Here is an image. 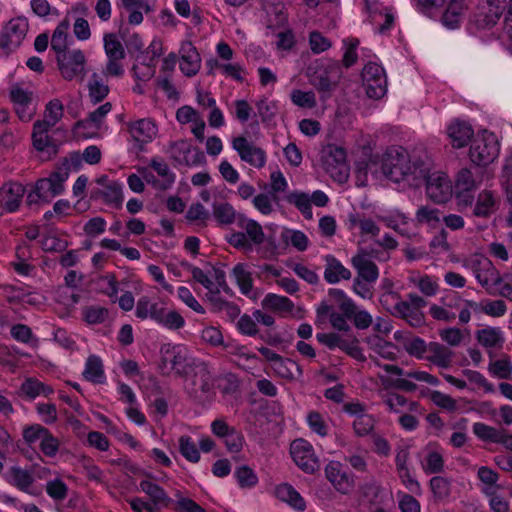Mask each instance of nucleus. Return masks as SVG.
<instances>
[{"label":"nucleus","mask_w":512,"mask_h":512,"mask_svg":"<svg viewBox=\"0 0 512 512\" xmlns=\"http://www.w3.org/2000/svg\"><path fill=\"white\" fill-rule=\"evenodd\" d=\"M430 489L436 501H444L450 495V482L444 477L434 476L430 479Z\"/></svg>","instance_id":"obj_53"},{"label":"nucleus","mask_w":512,"mask_h":512,"mask_svg":"<svg viewBox=\"0 0 512 512\" xmlns=\"http://www.w3.org/2000/svg\"><path fill=\"white\" fill-rule=\"evenodd\" d=\"M134 77L139 81H148L155 75V63L148 60V56L138 55L132 67Z\"/></svg>","instance_id":"obj_41"},{"label":"nucleus","mask_w":512,"mask_h":512,"mask_svg":"<svg viewBox=\"0 0 512 512\" xmlns=\"http://www.w3.org/2000/svg\"><path fill=\"white\" fill-rule=\"evenodd\" d=\"M447 134L451 140L452 146L460 149L471 141L474 130L469 123L456 120L448 126Z\"/></svg>","instance_id":"obj_26"},{"label":"nucleus","mask_w":512,"mask_h":512,"mask_svg":"<svg viewBox=\"0 0 512 512\" xmlns=\"http://www.w3.org/2000/svg\"><path fill=\"white\" fill-rule=\"evenodd\" d=\"M51 128L44 123L35 122L33 125L32 141L34 148L41 153L44 159H50L57 154V145L53 142L48 132Z\"/></svg>","instance_id":"obj_22"},{"label":"nucleus","mask_w":512,"mask_h":512,"mask_svg":"<svg viewBox=\"0 0 512 512\" xmlns=\"http://www.w3.org/2000/svg\"><path fill=\"white\" fill-rule=\"evenodd\" d=\"M339 349L358 361L365 360V356L363 355L362 349L358 345V339L356 337H342L339 344Z\"/></svg>","instance_id":"obj_62"},{"label":"nucleus","mask_w":512,"mask_h":512,"mask_svg":"<svg viewBox=\"0 0 512 512\" xmlns=\"http://www.w3.org/2000/svg\"><path fill=\"white\" fill-rule=\"evenodd\" d=\"M179 452L191 463H197L200 460V452L190 436L182 435L179 438Z\"/></svg>","instance_id":"obj_52"},{"label":"nucleus","mask_w":512,"mask_h":512,"mask_svg":"<svg viewBox=\"0 0 512 512\" xmlns=\"http://www.w3.org/2000/svg\"><path fill=\"white\" fill-rule=\"evenodd\" d=\"M426 360L440 368H449L453 359V351L438 342H430Z\"/></svg>","instance_id":"obj_29"},{"label":"nucleus","mask_w":512,"mask_h":512,"mask_svg":"<svg viewBox=\"0 0 512 512\" xmlns=\"http://www.w3.org/2000/svg\"><path fill=\"white\" fill-rule=\"evenodd\" d=\"M64 107L58 99L49 101L45 107L44 119L36 122L44 123L46 127H54L63 117Z\"/></svg>","instance_id":"obj_43"},{"label":"nucleus","mask_w":512,"mask_h":512,"mask_svg":"<svg viewBox=\"0 0 512 512\" xmlns=\"http://www.w3.org/2000/svg\"><path fill=\"white\" fill-rule=\"evenodd\" d=\"M6 480L17 489L32 494L30 488L34 483V477L29 471L13 466L9 469Z\"/></svg>","instance_id":"obj_30"},{"label":"nucleus","mask_w":512,"mask_h":512,"mask_svg":"<svg viewBox=\"0 0 512 512\" xmlns=\"http://www.w3.org/2000/svg\"><path fill=\"white\" fill-rule=\"evenodd\" d=\"M232 276L234 277L241 293L245 296L251 297L253 291V279L251 272L246 269L245 264H236L232 269Z\"/></svg>","instance_id":"obj_37"},{"label":"nucleus","mask_w":512,"mask_h":512,"mask_svg":"<svg viewBox=\"0 0 512 512\" xmlns=\"http://www.w3.org/2000/svg\"><path fill=\"white\" fill-rule=\"evenodd\" d=\"M69 29V21L63 20L58 24L53 32L51 38V49L56 53V56L69 50L67 48V31Z\"/></svg>","instance_id":"obj_42"},{"label":"nucleus","mask_w":512,"mask_h":512,"mask_svg":"<svg viewBox=\"0 0 512 512\" xmlns=\"http://www.w3.org/2000/svg\"><path fill=\"white\" fill-rule=\"evenodd\" d=\"M150 166L154 169V171L162 178V182L168 187L171 188L173 183L175 182V174L171 172L167 163L162 160H158L153 158L150 162Z\"/></svg>","instance_id":"obj_63"},{"label":"nucleus","mask_w":512,"mask_h":512,"mask_svg":"<svg viewBox=\"0 0 512 512\" xmlns=\"http://www.w3.org/2000/svg\"><path fill=\"white\" fill-rule=\"evenodd\" d=\"M213 215L215 219L224 225L235 223L237 225L238 215L233 206L227 202L214 203Z\"/></svg>","instance_id":"obj_45"},{"label":"nucleus","mask_w":512,"mask_h":512,"mask_svg":"<svg viewBox=\"0 0 512 512\" xmlns=\"http://www.w3.org/2000/svg\"><path fill=\"white\" fill-rule=\"evenodd\" d=\"M10 98L19 119L23 122H29L37 111V101L33 93L19 86H14L10 91Z\"/></svg>","instance_id":"obj_15"},{"label":"nucleus","mask_w":512,"mask_h":512,"mask_svg":"<svg viewBox=\"0 0 512 512\" xmlns=\"http://www.w3.org/2000/svg\"><path fill=\"white\" fill-rule=\"evenodd\" d=\"M291 101L294 105L302 108H314L317 104L313 91H302L299 89L292 90Z\"/></svg>","instance_id":"obj_59"},{"label":"nucleus","mask_w":512,"mask_h":512,"mask_svg":"<svg viewBox=\"0 0 512 512\" xmlns=\"http://www.w3.org/2000/svg\"><path fill=\"white\" fill-rule=\"evenodd\" d=\"M506 8V0H486L470 19L477 29H490L496 25Z\"/></svg>","instance_id":"obj_11"},{"label":"nucleus","mask_w":512,"mask_h":512,"mask_svg":"<svg viewBox=\"0 0 512 512\" xmlns=\"http://www.w3.org/2000/svg\"><path fill=\"white\" fill-rule=\"evenodd\" d=\"M415 220L419 224L434 226L440 222V211L429 206H420L416 211Z\"/></svg>","instance_id":"obj_57"},{"label":"nucleus","mask_w":512,"mask_h":512,"mask_svg":"<svg viewBox=\"0 0 512 512\" xmlns=\"http://www.w3.org/2000/svg\"><path fill=\"white\" fill-rule=\"evenodd\" d=\"M368 344L370 345V348L380 357L387 360L396 359V353L394 351L395 346L393 343L385 341L380 337H373L369 339Z\"/></svg>","instance_id":"obj_50"},{"label":"nucleus","mask_w":512,"mask_h":512,"mask_svg":"<svg viewBox=\"0 0 512 512\" xmlns=\"http://www.w3.org/2000/svg\"><path fill=\"white\" fill-rule=\"evenodd\" d=\"M166 152L178 165L195 166L204 159L203 153L194 148L187 140L171 142Z\"/></svg>","instance_id":"obj_14"},{"label":"nucleus","mask_w":512,"mask_h":512,"mask_svg":"<svg viewBox=\"0 0 512 512\" xmlns=\"http://www.w3.org/2000/svg\"><path fill=\"white\" fill-rule=\"evenodd\" d=\"M82 314L88 324H101L106 321L109 312L104 307L89 306L83 309Z\"/></svg>","instance_id":"obj_61"},{"label":"nucleus","mask_w":512,"mask_h":512,"mask_svg":"<svg viewBox=\"0 0 512 512\" xmlns=\"http://www.w3.org/2000/svg\"><path fill=\"white\" fill-rule=\"evenodd\" d=\"M341 78L342 69L337 61H327L322 69L316 72L311 83L320 94L322 102H326L331 97Z\"/></svg>","instance_id":"obj_4"},{"label":"nucleus","mask_w":512,"mask_h":512,"mask_svg":"<svg viewBox=\"0 0 512 512\" xmlns=\"http://www.w3.org/2000/svg\"><path fill=\"white\" fill-rule=\"evenodd\" d=\"M68 175L66 169H58L48 178L38 180L35 189L27 195L28 204L31 205L39 200L50 202L54 197L62 194Z\"/></svg>","instance_id":"obj_3"},{"label":"nucleus","mask_w":512,"mask_h":512,"mask_svg":"<svg viewBox=\"0 0 512 512\" xmlns=\"http://www.w3.org/2000/svg\"><path fill=\"white\" fill-rule=\"evenodd\" d=\"M104 51L107 56V63L103 70L106 77H121L124 74V68L121 60L125 58V49L116 34L107 33L104 35Z\"/></svg>","instance_id":"obj_8"},{"label":"nucleus","mask_w":512,"mask_h":512,"mask_svg":"<svg viewBox=\"0 0 512 512\" xmlns=\"http://www.w3.org/2000/svg\"><path fill=\"white\" fill-rule=\"evenodd\" d=\"M497 199L493 192L484 190L479 193L473 214L477 217H489L496 211Z\"/></svg>","instance_id":"obj_35"},{"label":"nucleus","mask_w":512,"mask_h":512,"mask_svg":"<svg viewBox=\"0 0 512 512\" xmlns=\"http://www.w3.org/2000/svg\"><path fill=\"white\" fill-rule=\"evenodd\" d=\"M362 82L369 98L380 99L387 91L384 69L377 63L369 62L362 70Z\"/></svg>","instance_id":"obj_9"},{"label":"nucleus","mask_w":512,"mask_h":512,"mask_svg":"<svg viewBox=\"0 0 512 512\" xmlns=\"http://www.w3.org/2000/svg\"><path fill=\"white\" fill-rule=\"evenodd\" d=\"M427 301L416 293H408L405 300L401 297L390 310L391 315L404 320L414 328L422 327L425 324V314L422 311Z\"/></svg>","instance_id":"obj_2"},{"label":"nucleus","mask_w":512,"mask_h":512,"mask_svg":"<svg viewBox=\"0 0 512 512\" xmlns=\"http://www.w3.org/2000/svg\"><path fill=\"white\" fill-rule=\"evenodd\" d=\"M384 176L393 182L407 181L418 185L421 178L427 176V166L420 160L411 162L409 154L403 147H391L381 159Z\"/></svg>","instance_id":"obj_1"},{"label":"nucleus","mask_w":512,"mask_h":512,"mask_svg":"<svg viewBox=\"0 0 512 512\" xmlns=\"http://www.w3.org/2000/svg\"><path fill=\"white\" fill-rule=\"evenodd\" d=\"M403 347L409 355L422 359L424 358V354L428 351L429 343H426L420 337H413L406 339L403 342Z\"/></svg>","instance_id":"obj_56"},{"label":"nucleus","mask_w":512,"mask_h":512,"mask_svg":"<svg viewBox=\"0 0 512 512\" xmlns=\"http://www.w3.org/2000/svg\"><path fill=\"white\" fill-rule=\"evenodd\" d=\"M112 105L109 102L104 103L99 106L94 111L88 114V117L84 120H80L75 124V129L78 130L80 128L93 127L99 128L102 124L106 115L111 111Z\"/></svg>","instance_id":"obj_39"},{"label":"nucleus","mask_w":512,"mask_h":512,"mask_svg":"<svg viewBox=\"0 0 512 512\" xmlns=\"http://www.w3.org/2000/svg\"><path fill=\"white\" fill-rule=\"evenodd\" d=\"M28 20L25 17L11 19L0 35V49L4 54L15 50L21 44L28 31Z\"/></svg>","instance_id":"obj_10"},{"label":"nucleus","mask_w":512,"mask_h":512,"mask_svg":"<svg viewBox=\"0 0 512 512\" xmlns=\"http://www.w3.org/2000/svg\"><path fill=\"white\" fill-rule=\"evenodd\" d=\"M465 9L466 5L463 0H450L442 16L443 24L450 29L457 28L462 21Z\"/></svg>","instance_id":"obj_34"},{"label":"nucleus","mask_w":512,"mask_h":512,"mask_svg":"<svg viewBox=\"0 0 512 512\" xmlns=\"http://www.w3.org/2000/svg\"><path fill=\"white\" fill-rule=\"evenodd\" d=\"M139 488L151 498L154 505L169 501L164 489L154 482L142 480L139 484Z\"/></svg>","instance_id":"obj_49"},{"label":"nucleus","mask_w":512,"mask_h":512,"mask_svg":"<svg viewBox=\"0 0 512 512\" xmlns=\"http://www.w3.org/2000/svg\"><path fill=\"white\" fill-rule=\"evenodd\" d=\"M344 315L360 330L367 329L373 322L371 314L366 310L360 309L355 302L353 303V308L346 311Z\"/></svg>","instance_id":"obj_46"},{"label":"nucleus","mask_w":512,"mask_h":512,"mask_svg":"<svg viewBox=\"0 0 512 512\" xmlns=\"http://www.w3.org/2000/svg\"><path fill=\"white\" fill-rule=\"evenodd\" d=\"M61 76L68 81L79 79L81 82L86 75V57L80 49H69L56 56Z\"/></svg>","instance_id":"obj_7"},{"label":"nucleus","mask_w":512,"mask_h":512,"mask_svg":"<svg viewBox=\"0 0 512 512\" xmlns=\"http://www.w3.org/2000/svg\"><path fill=\"white\" fill-rule=\"evenodd\" d=\"M275 495L279 500L288 503L293 508L299 511L305 510L304 499L291 485L287 483L278 485L275 489Z\"/></svg>","instance_id":"obj_33"},{"label":"nucleus","mask_w":512,"mask_h":512,"mask_svg":"<svg viewBox=\"0 0 512 512\" xmlns=\"http://www.w3.org/2000/svg\"><path fill=\"white\" fill-rule=\"evenodd\" d=\"M290 203H293L307 219L312 218V206L310 196L302 192L291 193L288 198Z\"/></svg>","instance_id":"obj_58"},{"label":"nucleus","mask_w":512,"mask_h":512,"mask_svg":"<svg viewBox=\"0 0 512 512\" xmlns=\"http://www.w3.org/2000/svg\"><path fill=\"white\" fill-rule=\"evenodd\" d=\"M290 454L295 464L306 473H313L319 468L312 445L302 438L291 443Z\"/></svg>","instance_id":"obj_13"},{"label":"nucleus","mask_w":512,"mask_h":512,"mask_svg":"<svg viewBox=\"0 0 512 512\" xmlns=\"http://www.w3.org/2000/svg\"><path fill=\"white\" fill-rule=\"evenodd\" d=\"M499 144L493 133L483 132L473 140L469 156L477 166H486L498 156Z\"/></svg>","instance_id":"obj_6"},{"label":"nucleus","mask_w":512,"mask_h":512,"mask_svg":"<svg viewBox=\"0 0 512 512\" xmlns=\"http://www.w3.org/2000/svg\"><path fill=\"white\" fill-rule=\"evenodd\" d=\"M130 134L135 146L140 150L151 142L157 134L156 125L149 119H140L130 125Z\"/></svg>","instance_id":"obj_25"},{"label":"nucleus","mask_w":512,"mask_h":512,"mask_svg":"<svg viewBox=\"0 0 512 512\" xmlns=\"http://www.w3.org/2000/svg\"><path fill=\"white\" fill-rule=\"evenodd\" d=\"M237 227L246 234L253 246H259L265 241L262 226L257 221L247 218L243 214L238 215Z\"/></svg>","instance_id":"obj_28"},{"label":"nucleus","mask_w":512,"mask_h":512,"mask_svg":"<svg viewBox=\"0 0 512 512\" xmlns=\"http://www.w3.org/2000/svg\"><path fill=\"white\" fill-rule=\"evenodd\" d=\"M421 180L426 182L427 196L435 203H445L452 196V184L445 173L433 172L429 174L427 168V176L421 178Z\"/></svg>","instance_id":"obj_12"},{"label":"nucleus","mask_w":512,"mask_h":512,"mask_svg":"<svg viewBox=\"0 0 512 512\" xmlns=\"http://www.w3.org/2000/svg\"><path fill=\"white\" fill-rule=\"evenodd\" d=\"M157 323L169 330H179L184 327L185 319L176 310L165 307Z\"/></svg>","instance_id":"obj_48"},{"label":"nucleus","mask_w":512,"mask_h":512,"mask_svg":"<svg viewBox=\"0 0 512 512\" xmlns=\"http://www.w3.org/2000/svg\"><path fill=\"white\" fill-rule=\"evenodd\" d=\"M321 163L325 171L337 182L343 183L349 175L346 151L337 145H328L321 152Z\"/></svg>","instance_id":"obj_5"},{"label":"nucleus","mask_w":512,"mask_h":512,"mask_svg":"<svg viewBox=\"0 0 512 512\" xmlns=\"http://www.w3.org/2000/svg\"><path fill=\"white\" fill-rule=\"evenodd\" d=\"M103 198L106 203L120 207L123 202L122 186L116 181H109L103 191Z\"/></svg>","instance_id":"obj_54"},{"label":"nucleus","mask_w":512,"mask_h":512,"mask_svg":"<svg viewBox=\"0 0 512 512\" xmlns=\"http://www.w3.org/2000/svg\"><path fill=\"white\" fill-rule=\"evenodd\" d=\"M25 188L17 182L4 184L0 189V215L15 212L23 199Z\"/></svg>","instance_id":"obj_21"},{"label":"nucleus","mask_w":512,"mask_h":512,"mask_svg":"<svg viewBox=\"0 0 512 512\" xmlns=\"http://www.w3.org/2000/svg\"><path fill=\"white\" fill-rule=\"evenodd\" d=\"M366 9L369 13V19L375 29L384 34L390 30L394 23V15L387 7L382 6L378 0H364Z\"/></svg>","instance_id":"obj_20"},{"label":"nucleus","mask_w":512,"mask_h":512,"mask_svg":"<svg viewBox=\"0 0 512 512\" xmlns=\"http://www.w3.org/2000/svg\"><path fill=\"white\" fill-rule=\"evenodd\" d=\"M476 338L483 347L488 349H500L505 341L504 334L499 327L480 329L476 333Z\"/></svg>","instance_id":"obj_31"},{"label":"nucleus","mask_w":512,"mask_h":512,"mask_svg":"<svg viewBox=\"0 0 512 512\" xmlns=\"http://www.w3.org/2000/svg\"><path fill=\"white\" fill-rule=\"evenodd\" d=\"M422 469L426 474H437L444 469L443 456L436 450H428L422 462Z\"/></svg>","instance_id":"obj_51"},{"label":"nucleus","mask_w":512,"mask_h":512,"mask_svg":"<svg viewBox=\"0 0 512 512\" xmlns=\"http://www.w3.org/2000/svg\"><path fill=\"white\" fill-rule=\"evenodd\" d=\"M272 369L277 375L285 379H296L302 375V369L298 363L288 358H281Z\"/></svg>","instance_id":"obj_40"},{"label":"nucleus","mask_w":512,"mask_h":512,"mask_svg":"<svg viewBox=\"0 0 512 512\" xmlns=\"http://www.w3.org/2000/svg\"><path fill=\"white\" fill-rule=\"evenodd\" d=\"M185 382V387L192 394L209 392L213 387V380L208 364L198 359L191 368L188 380H185Z\"/></svg>","instance_id":"obj_16"},{"label":"nucleus","mask_w":512,"mask_h":512,"mask_svg":"<svg viewBox=\"0 0 512 512\" xmlns=\"http://www.w3.org/2000/svg\"><path fill=\"white\" fill-rule=\"evenodd\" d=\"M282 238L298 251H305L309 245L308 237L299 230H286L282 233Z\"/></svg>","instance_id":"obj_60"},{"label":"nucleus","mask_w":512,"mask_h":512,"mask_svg":"<svg viewBox=\"0 0 512 512\" xmlns=\"http://www.w3.org/2000/svg\"><path fill=\"white\" fill-rule=\"evenodd\" d=\"M325 475L333 487L342 494H347L354 488L353 475L338 461H331L326 465Z\"/></svg>","instance_id":"obj_18"},{"label":"nucleus","mask_w":512,"mask_h":512,"mask_svg":"<svg viewBox=\"0 0 512 512\" xmlns=\"http://www.w3.org/2000/svg\"><path fill=\"white\" fill-rule=\"evenodd\" d=\"M83 377L94 384H103L106 380L103 363L96 355L87 358Z\"/></svg>","instance_id":"obj_32"},{"label":"nucleus","mask_w":512,"mask_h":512,"mask_svg":"<svg viewBox=\"0 0 512 512\" xmlns=\"http://www.w3.org/2000/svg\"><path fill=\"white\" fill-rule=\"evenodd\" d=\"M375 425V419L372 415L366 413L359 418H355L353 422V429L357 436L363 437L370 434Z\"/></svg>","instance_id":"obj_64"},{"label":"nucleus","mask_w":512,"mask_h":512,"mask_svg":"<svg viewBox=\"0 0 512 512\" xmlns=\"http://www.w3.org/2000/svg\"><path fill=\"white\" fill-rule=\"evenodd\" d=\"M261 305L264 309L277 313H289L294 308V304L289 298L274 293H268L263 298Z\"/></svg>","instance_id":"obj_36"},{"label":"nucleus","mask_w":512,"mask_h":512,"mask_svg":"<svg viewBox=\"0 0 512 512\" xmlns=\"http://www.w3.org/2000/svg\"><path fill=\"white\" fill-rule=\"evenodd\" d=\"M166 353L172 356L170 363L175 374L184 380H188L190 370L198 361V358L193 357L188 349L182 345H174L167 349Z\"/></svg>","instance_id":"obj_19"},{"label":"nucleus","mask_w":512,"mask_h":512,"mask_svg":"<svg viewBox=\"0 0 512 512\" xmlns=\"http://www.w3.org/2000/svg\"><path fill=\"white\" fill-rule=\"evenodd\" d=\"M234 475L241 488H252L258 483L256 473L247 465L236 468Z\"/></svg>","instance_id":"obj_55"},{"label":"nucleus","mask_w":512,"mask_h":512,"mask_svg":"<svg viewBox=\"0 0 512 512\" xmlns=\"http://www.w3.org/2000/svg\"><path fill=\"white\" fill-rule=\"evenodd\" d=\"M504 429H498L481 422L473 424L474 434L483 441H489L499 444Z\"/></svg>","instance_id":"obj_47"},{"label":"nucleus","mask_w":512,"mask_h":512,"mask_svg":"<svg viewBox=\"0 0 512 512\" xmlns=\"http://www.w3.org/2000/svg\"><path fill=\"white\" fill-rule=\"evenodd\" d=\"M88 89L89 96L93 103L101 102L109 93L108 84L97 73H93L91 75L88 83Z\"/></svg>","instance_id":"obj_44"},{"label":"nucleus","mask_w":512,"mask_h":512,"mask_svg":"<svg viewBox=\"0 0 512 512\" xmlns=\"http://www.w3.org/2000/svg\"><path fill=\"white\" fill-rule=\"evenodd\" d=\"M324 279L329 284H336L341 280H349L352 276L351 271L335 258L333 255H326L325 258Z\"/></svg>","instance_id":"obj_27"},{"label":"nucleus","mask_w":512,"mask_h":512,"mask_svg":"<svg viewBox=\"0 0 512 512\" xmlns=\"http://www.w3.org/2000/svg\"><path fill=\"white\" fill-rule=\"evenodd\" d=\"M232 147L237 151L240 159L253 167L262 168L266 163L265 151L249 142L244 136L233 139Z\"/></svg>","instance_id":"obj_17"},{"label":"nucleus","mask_w":512,"mask_h":512,"mask_svg":"<svg viewBox=\"0 0 512 512\" xmlns=\"http://www.w3.org/2000/svg\"><path fill=\"white\" fill-rule=\"evenodd\" d=\"M408 282L417 287L427 297L436 295L439 290L438 283L429 275L412 273L408 277Z\"/></svg>","instance_id":"obj_38"},{"label":"nucleus","mask_w":512,"mask_h":512,"mask_svg":"<svg viewBox=\"0 0 512 512\" xmlns=\"http://www.w3.org/2000/svg\"><path fill=\"white\" fill-rule=\"evenodd\" d=\"M352 266L357 271L358 278L363 279L368 283H375L379 277V269L377 265L371 260L369 254L365 251H360L351 259Z\"/></svg>","instance_id":"obj_23"},{"label":"nucleus","mask_w":512,"mask_h":512,"mask_svg":"<svg viewBox=\"0 0 512 512\" xmlns=\"http://www.w3.org/2000/svg\"><path fill=\"white\" fill-rule=\"evenodd\" d=\"M180 55V70L187 77L196 75L201 67V58L193 44L189 41L183 42Z\"/></svg>","instance_id":"obj_24"}]
</instances>
